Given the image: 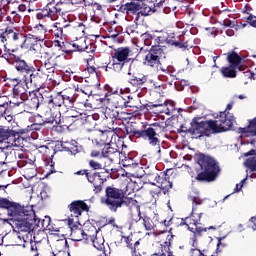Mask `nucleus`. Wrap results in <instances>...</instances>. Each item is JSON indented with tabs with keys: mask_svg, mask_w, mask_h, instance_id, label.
Segmentation results:
<instances>
[{
	"mask_svg": "<svg viewBox=\"0 0 256 256\" xmlns=\"http://www.w3.org/2000/svg\"><path fill=\"white\" fill-rule=\"evenodd\" d=\"M102 205H105L111 213H117L119 209L123 207H133L137 212V218L133 219L130 224V229L141 233V227H139V221L142 219V225L146 231H153L157 225H159V218L157 216H148L146 214L141 215V206L137 200L128 197L127 192L121 188H117L115 185H110L105 188V195L101 198Z\"/></svg>",
	"mask_w": 256,
	"mask_h": 256,
	"instance_id": "f257e3e1",
	"label": "nucleus"
},
{
	"mask_svg": "<svg viewBox=\"0 0 256 256\" xmlns=\"http://www.w3.org/2000/svg\"><path fill=\"white\" fill-rule=\"evenodd\" d=\"M5 59L9 65H12L18 73L23 75L22 81L26 87H34L36 91L43 89L44 93H51V88L44 86L45 81L49 79V74L43 69L37 68L33 64L28 63L21 56L13 54L14 50H6Z\"/></svg>",
	"mask_w": 256,
	"mask_h": 256,
	"instance_id": "f03ea898",
	"label": "nucleus"
},
{
	"mask_svg": "<svg viewBox=\"0 0 256 256\" xmlns=\"http://www.w3.org/2000/svg\"><path fill=\"white\" fill-rule=\"evenodd\" d=\"M167 122H154L151 124H143L141 129L129 128L126 126V135H129V139H143L148 141L151 147H160L161 140L168 137Z\"/></svg>",
	"mask_w": 256,
	"mask_h": 256,
	"instance_id": "7ed1b4c3",
	"label": "nucleus"
},
{
	"mask_svg": "<svg viewBox=\"0 0 256 256\" xmlns=\"http://www.w3.org/2000/svg\"><path fill=\"white\" fill-rule=\"evenodd\" d=\"M188 199L192 202V212L189 216L181 219L179 226L183 227L185 225L188 228V231L193 233L191 241L193 247H195L199 241V237H203V234L207 233V231H211V229L212 231H215L217 228L215 226H197L201 225V217H203V213L197 212L198 206L203 205V200L200 199L199 195L197 194H190Z\"/></svg>",
	"mask_w": 256,
	"mask_h": 256,
	"instance_id": "20e7f679",
	"label": "nucleus"
},
{
	"mask_svg": "<svg viewBox=\"0 0 256 256\" xmlns=\"http://www.w3.org/2000/svg\"><path fill=\"white\" fill-rule=\"evenodd\" d=\"M167 56H165V51L160 45L154 44L151 46V48L146 51V55L144 57V65H147V67H153L158 69V71H162V75H159V79L161 81H168L170 85H173V79H175V67L171 65L165 64V59ZM171 78V81H169V78Z\"/></svg>",
	"mask_w": 256,
	"mask_h": 256,
	"instance_id": "39448f33",
	"label": "nucleus"
},
{
	"mask_svg": "<svg viewBox=\"0 0 256 256\" xmlns=\"http://www.w3.org/2000/svg\"><path fill=\"white\" fill-rule=\"evenodd\" d=\"M17 230L19 233H27L33 237L35 231H57L53 225H51V217L45 216V219H40L35 214V211L32 208H27L22 221H19L17 224Z\"/></svg>",
	"mask_w": 256,
	"mask_h": 256,
	"instance_id": "423d86ee",
	"label": "nucleus"
},
{
	"mask_svg": "<svg viewBox=\"0 0 256 256\" xmlns=\"http://www.w3.org/2000/svg\"><path fill=\"white\" fill-rule=\"evenodd\" d=\"M47 103V109L44 108V116L46 119V123H55L56 129L59 130L61 127H69L67 124H63L61 120V111H69L67 110V104H65V98L60 92L56 94L46 93L44 95Z\"/></svg>",
	"mask_w": 256,
	"mask_h": 256,
	"instance_id": "0eeeda50",
	"label": "nucleus"
},
{
	"mask_svg": "<svg viewBox=\"0 0 256 256\" xmlns=\"http://www.w3.org/2000/svg\"><path fill=\"white\" fill-rule=\"evenodd\" d=\"M195 161L201 170L196 176L197 181L212 183V181L219 177L221 166H219V162L213 156L198 153L195 156Z\"/></svg>",
	"mask_w": 256,
	"mask_h": 256,
	"instance_id": "6e6552de",
	"label": "nucleus"
},
{
	"mask_svg": "<svg viewBox=\"0 0 256 256\" xmlns=\"http://www.w3.org/2000/svg\"><path fill=\"white\" fill-rule=\"evenodd\" d=\"M234 122L235 116H233V113L227 114L226 111L220 112L218 120L203 121L205 137H211V135L223 133V131H229V129L233 127Z\"/></svg>",
	"mask_w": 256,
	"mask_h": 256,
	"instance_id": "1a4fd4ad",
	"label": "nucleus"
},
{
	"mask_svg": "<svg viewBox=\"0 0 256 256\" xmlns=\"http://www.w3.org/2000/svg\"><path fill=\"white\" fill-rule=\"evenodd\" d=\"M28 208L29 207L21 206V204L9 200V198L0 197V209L6 211V215L13 221L16 229L17 223L23 221Z\"/></svg>",
	"mask_w": 256,
	"mask_h": 256,
	"instance_id": "9d476101",
	"label": "nucleus"
},
{
	"mask_svg": "<svg viewBox=\"0 0 256 256\" xmlns=\"http://www.w3.org/2000/svg\"><path fill=\"white\" fill-rule=\"evenodd\" d=\"M131 48L119 47L111 54V60L107 64V69L114 71L115 73H121L127 64L131 61Z\"/></svg>",
	"mask_w": 256,
	"mask_h": 256,
	"instance_id": "9b49d317",
	"label": "nucleus"
},
{
	"mask_svg": "<svg viewBox=\"0 0 256 256\" xmlns=\"http://www.w3.org/2000/svg\"><path fill=\"white\" fill-rule=\"evenodd\" d=\"M54 43L56 47H59L61 51H63V53H66L67 55H71V53H75L77 51L80 53H82V51H85L86 53H92L93 48L95 47L93 46V44H90L89 47L85 38H80L79 40L70 42L55 40Z\"/></svg>",
	"mask_w": 256,
	"mask_h": 256,
	"instance_id": "f8f14e48",
	"label": "nucleus"
},
{
	"mask_svg": "<svg viewBox=\"0 0 256 256\" xmlns=\"http://www.w3.org/2000/svg\"><path fill=\"white\" fill-rule=\"evenodd\" d=\"M22 34L23 32L20 29L6 26L4 29H0V41L6 46L15 45V47H18Z\"/></svg>",
	"mask_w": 256,
	"mask_h": 256,
	"instance_id": "ddd939ff",
	"label": "nucleus"
},
{
	"mask_svg": "<svg viewBox=\"0 0 256 256\" xmlns=\"http://www.w3.org/2000/svg\"><path fill=\"white\" fill-rule=\"evenodd\" d=\"M45 91L43 89L29 92L24 98V109L26 111H37L41 105V99H45Z\"/></svg>",
	"mask_w": 256,
	"mask_h": 256,
	"instance_id": "4468645a",
	"label": "nucleus"
},
{
	"mask_svg": "<svg viewBox=\"0 0 256 256\" xmlns=\"http://www.w3.org/2000/svg\"><path fill=\"white\" fill-rule=\"evenodd\" d=\"M116 11L126 15H137L135 21H139V11H141V2L122 0L116 5Z\"/></svg>",
	"mask_w": 256,
	"mask_h": 256,
	"instance_id": "2eb2a0df",
	"label": "nucleus"
},
{
	"mask_svg": "<svg viewBox=\"0 0 256 256\" xmlns=\"http://www.w3.org/2000/svg\"><path fill=\"white\" fill-rule=\"evenodd\" d=\"M68 227L71 231L70 237L72 241H89L90 234L85 233L83 228H81V222L73 218L68 219Z\"/></svg>",
	"mask_w": 256,
	"mask_h": 256,
	"instance_id": "dca6fc26",
	"label": "nucleus"
},
{
	"mask_svg": "<svg viewBox=\"0 0 256 256\" xmlns=\"http://www.w3.org/2000/svg\"><path fill=\"white\" fill-rule=\"evenodd\" d=\"M120 160L123 167H125L126 169H129L130 171H133V175H136V177H139V173L143 171V165L141 164V161H139V159L133 157V155L131 154H128V155L122 154V157Z\"/></svg>",
	"mask_w": 256,
	"mask_h": 256,
	"instance_id": "f3484780",
	"label": "nucleus"
},
{
	"mask_svg": "<svg viewBox=\"0 0 256 256\" xmlns=\"http://www.w3.org/2000/svg\"><path fill=\"white\" fill-rule=\"evenodd\" d=\"M41 57L46 59L43 64H41L39 69H42L44 73L47 75H51V73H55V68L59 67V63H57V56H52L49 51L42 52Z\"/></svg>",
	"mask_w": 256,
	"mask_h": 256,
	"instance_id": "a211bd4d",
	"label": "nucleus"
},
{
	"mask_svg": "<svg viewBox=\"0 0 256 256\" xmlns=\"http://www.w3.org/2000/svg\"><path fill=\"white\" fill-rule=\"evenodd\" d=\"M68 209L70 213H72V217H74V221H79V217L83 213H89V205L85 203L83 200H74L68 205Z\"/></svg>",
	"mask_w": 256,
	"mask_h": 256,
	"instance_id": "6ab92c4d",
	"label": "nucleus"
},
{
	"mask_svg": "<svg viewBox=\"0 0 256 256\" xmlns=\"http://www.w3.org/2000/svg\"><path fill=\"white\" fill-rule=\"evenodd\" d=\"M154 180L156 183H152V185H157L159 189H161L164 193H169L170 189H173V182L171 181V177L167 172H160L154 176Z\"/></svg>",
	"mask_w": 256,
	"mask_h": 256,
	"instance_id": "aec40b11",
	"label": "nucleus"
},
{
	"mask_svg": "<svg viewBox=\"0 0 256 256\" xmlns=\"http://www.w3.org/2000/svg\"><path fill=\"white\" fill-rule=\"evenodd\" d=\"M23 80L21 78H8L6 85L8 87H12V95L15 99L18 97H21L22 99H25L27 97V94L25 93V87H23V84L21 83Z\"/></svg>",
	"mask_w": 256,
	"mask_h": 256,
	"instance_id": "412c9836",
	"label": "nucleus"
},
{
	"mask_svg": "<svg viewBox=\"0 0 256 256\" xmlns=\"http://www.w3.org/2000/svg\"><path fill=\"white\" fill-rule=\"evenodd\" d=\"M102 155L112 163H115V161H121V157H123V153L117 149V144L113 142L102 149Z\"/></svg>",
	"mask_w": 256,
	"mask_h": 256,
	"instance_id": "4be33fe9",
	"label": "nucleus"
},
{
	"mask_svg": "<svg viewBox=\"0 0 256 256\" xmlns=\"http://www.w3.org/2000/svg\"><path fill=\"white\" fill-rule=\"evenodd\" d=\"M193 36L191 34H187L182 32L181 35L177 36V40H171L170 43L174 47H178V49H193Z\"/></svg>",
	"mask_w": 256,
	"mask_h": 256,
	"instance_id": "5701e85b",
	"label": "nucleus"
},
{
	"mask_svg": "<svg viewBox=\"0 0 256 256\" xmlns=\"http://www.w3.org/2000/svg\"><path fill=\"white\" fill-rule=\"evenodd\" d=\"M87 181L88 183H91V185H93V191L95 195H99V193L103 191V184L105 183V179H103L101 173L93 172V170H90V174H88Z\"/></svg>",
	"mask_w": 256,
	"mask_h": 256,
	"instance_id": "b1692460",
	"label": "nucleus"
},
{
	"mask_svg": "<svg viewBox=\"0 0 256 256\" xmlns=\"http://www.w3.org/2000/svg\"><path fill=\"white\" fill-rule=\"evenodd\" d=\"M104 115L106 117L107 127L119 125V122L121 121H127V118L123 116L125 113H119L117 110L106 109Z\"/></svg>",
	"mask_w": 256,
	"mask_h": 256,
	"instance_id": "393cba45",
	"label": "nucleus"
},
{
	"mask_svg": "<svg viewBox=\"0 0 256 256\" xmlns=\"http://www.w3.org/2000/svg\"><path fill=\"white\" fill-rule=\"evenodd\" d=\"M190 125L189 130H187L189 135H192L194 139L205 137V127L203 121L199 122V118L195 117L192 119Z\"/></svg>",
	"mask_w": 256,
	"mask_h": 256,
	"instance_id": "a878e982",
	"label": "nucleus"
},
{
	"mask_svg": "<svg viewBox=\"0 0 256 256\" xmlns=\"http://www.w3.org/2000/svg\"><path fill=\"white\" fill-rule=\"evenodd\" d=\"M17 135L19 133L0 125V143L5 142L9 145H17Z\"/></svg>",
	"mask_w": 256,
	"mask_h": 256,
	"instance_id": "bb28decb",
	"label": "nucleus"
},
{
	"mask_svg": "<svg viewBox=\"0 0 256 256\" xmlns=\"http://www.w3.org/2000/svg\"><path fill=\"white\" fill-rule=\"evenodd\" d=\"M60 94L64 98L65 104H66V110L73 109L75 105V97L77 94V88L76 87H68L64 90L60 91Z\"/></svg>",
	"mask_w": 256,
	"mask_h": 256,
	"instance_id": "cd10ccee",
	"label": "nucleus"
},
{
	"mask_svg": "<svg viewBox=\"0 0 256 256\" xmlns=\"http://www.w3.org/2000/svg\"><path fill=\"white\" fill-rule=\"evenodd\" d=\"M121 240L124 241L127 249H130L131 253H136L141 247V239H138L133 233H130L128 236L122 235Z\"/></svg>",
	"mask_w": 256,
	"mask_h": 256,
	"instance_id": "c85d7f7f",
	"label": "nucleus"
},
{
	"mask_svg": "<svg viewBox=\"0 0 256 256\" xmlns=\"http://www.w3.org/2000/svg\"><path fill=\"white\" fill-rule=\"evenodd\" d=\"M101 101H107V103H110L115 109H121L122 107H125L126 100L119 94L107 92Z\"/></svg>",
	"mask_w": 256,
	"mask_h": 256,
	"instance_id": "c756f323",
	"label": "nucleus"
},
{
	"mask_svg": "<svg viewBox=\"0 0 256 256\" xmlns=\"http://www.w3.org/2000/svg\"><path fill=\"white\" fill-rule=\"evenodd\" d=\"M33 41H45L47 39V26L39 23L30 29Z\"/></svg>",
	"mask_w": 256,
	"mask_h": 256,
	"instance_id": "7c9ffc66",
	"label": "nucleus"
},
{
	"mask_svg": "<svg viewBox=\"0 0 256 256\" xmlns=\"http://www.w3.org/2000/svg\"><path fill=\"white\" fill-rule=\"evenodd\" d=\"M119 127H115V125L107 126V129L103 130L102 133H113L119 139H123V137H127V125L123 122H118Z\"/></svg>",
	"mask_w": 256,
	"mask_h": 256,
	"instance_id": "2f4dec72",
	"label": "nucleus"
},
{
	"mask_svg": "<svg viewBox=\"0 0 256 256\" xmlns=\"http://www.w3.org/2000/svg\"><path fill=\"white\" fill-rule=\"evenodd\" d=\"M13 157L17 160L18 167L22 168L27 165L28 158L27 155H25V153H20L13 150L6 155V161L11 162V159H13Z\"/></svg>",
	"mask_w": 256,
	"mask_h": 256,
	"instance_id": "473e14b6",
	"label": "nucleus"
},
{
	"mask_svg": "<svg viewBox=\"0 0 256 256\" xmlns=\"http://www.w3.org/2000/svg\"><path fill=\"white\" fill-rule=\"evenodd\" d=\"M46 7L48 10V19H51V21H57V19H59V14L63 11V8L58 7L55 2H48Z\"/></svg>",
	"mask_w": 256,
	"mask_h": 256,
	"instance_id": "72a5a7b5",
	"label": "nucleus"
},
{
	"mask_svg": "<svg viewBox=\"0 0 256 256\" xmlns=\"http://www.w3.org/2000/svg\"><path fill=\"white\" fill-rule=\"evenodd\" d=\"M147 79H148V77L143 74L132 75L129 78L128 83H130V85H132V87H143V85H145V83H147Z\"/></svg>",
	"mask_w": 256,
	"mask_h": 256,
	"instance_id": "f704fd0d",
	"label": "nucleus"
},
{
	"mask_svg": "<svg viewBox=\"0 0 256 256\" xmlns=\"http://www.w3.org/2000/svg\"><path fill=\"white\" fill-rule=\"evenodd\" d=\"M33 36L32 34H24L22 33L21 39L18 42L17 48L20 49H29L33 45Z\"/></svg>",
	"mask_w": 256,
	"mask_h": 256,
	"instance_id": "c9c22d12",
	"label": "nucleus"
},
{
	"mask_svg": "<svg viewBox=\"0 0 256 256\" xmlns=\"http://www.w3.org/2000/svg\"><path fill=\"white\" fill-rule=\"evenodd\" d=\"M52 35H54L56 39L65 41V33L63 32V24H61V22H56L52 25Z\"/></svg>",
	"mask_w": 256,
	"mask_h": 256,
	"instance_id": "e433bc0d",
	"label": "nucleus"
},
{
	"mask_svg": "<svg viewBox=\"0 0 256 256\" xmlns=\"http://www.w3.org/2000/svg\"><path fill=\"white\" fill-rule=\"evenodd\" d=\"M220 72L222 73L223 77L226 79H235L237 77V67L236 66H228L222 67Z\"/></svg>",
	"mask_w": 256,
	"mask_h": 256,
	"instance_id": "4c0bfd02",
	"label": "nucleus"
},
{
	"mask_svg": "<svg viewBox=\"0 0 256 256\" xmlns=\"http://www.w3.org/2000/svg\"><path fill=\"white\" fill-rule=\"evenodd\" d=\"M242 60L243 58H241L239 54H237V52H235L234 50L227 53V61L233 67H237L238 65H241Z\"/></svg>",
	"mask_w": 256,
	"mask_h": 256,
	"instance_id": "58836bf2",
	"label": "nucleus"
},
{
	"mask_svg": "<svg viewBox=\"0 0 256 256\" xmlns=\"http://www.w3.org/2000/svg\"><path fill=\"white\" fill-rule=\"evenodd\" d=\"M92 241L95 249L98 251H103L105 249V239L103 237H97L95 235L88 236V240Z\"/></svg>",
	"mask_w": 256,
	"mask_h": 256,
	"instance_id": "ea45409f",
	"label": "nucleus"
},
{
	"mask_svg": "<svg viewBox=\"0 0 256 256\" xmlns=\"http://www.w3.org/2000/svg\"><path fill=\"white\" fill-rule=\"evenodd\" d=\"M157 111L158 113H164V115H171L175 111V105L168 100H164L162 106Z\"/></svg>",
	"mask_w": 256,
	"mask_h": 256,
	"instance_id": "a19ab883",
	"label": "nucleus"
},
{
	"mask_svg": "<svg viewBox=\"0 0 256 256\" xmlns=\"http://www.w3.org/2000/svg\"><path fill=\"white\" fill-rule=\"evenodd\" d=\"M71 35L74 37H83V35H85V26L83 23L74 22Z\"/></svg>",
	"mask_w": 256,
	"mask_h": 256,
	"instance_id": "79ce46f5",
	"label": "nucleus"
},
{
	"mask_svg": "<svg viewBox=\"0 0 256 256\" xmlns=\"http://www.w3.org/2000/svg\"><path fill=\"white\" fill-rule=\"evenodd\" d=\"M87 97H89V93L83 91L82 89H76L75 102L80 103L81 105H85L87 101Z\"/></svg>",
	"mask_w": 256,
	"mask_h": 256,
	"instance_id": "37998d69",
	"label": "nucleus"
},
{
	"mask_svg": "<svg viewBox=\"0 0 256 256\" xmlns=\"http://www.w3.org/2000/svg\"><path fill=\"white\" fill-rule=\"evenodd\" d=\"M43 124L33 123L28 125L26 128L19 130L20 135H27V133H31V131H41Z\"/></svg>",
	"mask_w": 256,
	"mask_h": 256,
	"instance_id": "c03bdc74",
	"label": "nucleus"
},
{
	"mask_svg": "<svg viewBox=\"0 0 256 256\" xmlns=\"http://www.w3.org/2000/svg\"><path fill=\"white\" fill-rule=\"evenodd\" d=\"M141 9L139 10V15L142 14L144 17H147L148 15H152V13H155V10L153 7L140 2Z\"/></svg>",
	"mask_w": 256,
	"mask_h": 256,
	"instance_id": "a18cd8bd",
	"label": "nucleus"
},
{
	"mask_svg": "<svg viewBox=\"0 0 256 256\" xmlns=\"http://www.w3.org/2000/svg\"><path fill=\"white\" fill-rule=\"evenodd\" d=\"M254 156L248 158L244 162V166L249 169V171L255 172L256 171V154Z\"/></svg>",
	"mask_w": 256,
	"mask_h": 256,
	"instance_id": "49530a36",
	"label": "nucleus"
},
{
	"mask_svg": "<svg viewBox=\"0 0 256 256\" xmlns=\"http://www.w3.org/2000/svg\"><path fill=\"white\" fill-rule=\"evenodd\" d=\"M64 23L65 24H62V29H63V32H64V37L65 39H67V35H72L73 33V25H74V22L73 21H65L64 20Z\"/></svg>",
	"mask_w": 256,
	"mask_h": 256,
	"instance_id": "de8ad7c7",
	"label": "nucleus"
},
{
	"mask_svg": "<svg viewBox=\"0 0 256 256\" xmlns=\"http://www.w3.org/2000/svg\"><path fill=\"white\" fill-rule=\"evenodd\" d=\"M41 256H71V254L67 251H58L55 253L51 249H46L42 252Z\"/></svg>",
	"mask_w": 256,
	"mask_h": 256,
	"instance_id": "09e8293b",
	"label": "nucleus"
},
{
	"mask_svg": "<svg viewBox=\"0 0 256 256\" xmlns=\"http://www.w3.org/2000/svg\"><path fill=\"white\" fill-rule=\"evenodd\" d=\"M36 19L38 21H41L43 19H49V12L47 10V5L43 9H39L36 13Z\"/></svg>",
	"mask_w": 256,
	"mask_h": 256,
	"instance_id": "8fccbe9b",
	"label": "nucleus"
},
{
	"mask_svg": "<svg viewBox=\"0 0 256 256\" xmlns=\"http://www.w3.org/2000/svg\"><path fill=\"white\" fill-rule=\"evenodd\" d=\"M143 109H145V106L140 105V106H134L130 109H128V115H133V117H137L139 115H141V111H143Z\"/></svg>",
	"mask_w": 256,
	"mask_h": 256,
	"instance_id": "3c124183",
	"label": "nucleus"
},
{
	"mask_svg": "<svg viewBox=\"0 0 256 256\" xmlns=\"http://www.w3.org/2000/svg\"><path fill=\"white\" fill-rule=\"evenodd\" d=\"M34 161H30L31 168H25V173L30 179H33L37 175V168L34 166Z\"/></svg>",
	"mask_w": 256,
	"mask_h": 256,
	"instance_id": "603ef678",
	"label": "nucleus"
},
{
	"mask_svg": "<svg viewBox=\"0 0 256 256\" xmlns=\"http://www.w3.org/2000/svg\"><path fill=\"white\" fill-rule=\"evenodd\" d=\"M33 239H30V251L31 253H34V255H37V253H39L38 251L39 247H41V244L39 243V241L35 240V237H33Z\"/></svg>",
	"mask_w": 256,
	"mask_h": 256,
	"instance_id": "864d4df0",
	"label": "nucleus"
},
{
	"mask_svg": "<svg viewBox=\"0 0 256 256\" xmlns=\"http://www.w3.org/2000/svg\"><path fill=\"white\" fill-rule=\"evenodd\" d=\"M173 243V235H168L166 241L161 245L162 249H167L168 253H171V244Z\"/></svg>",
	"mask_w": 256,
	"mask_h": 256,
	"instance_id": "5fc2aeb1",
	"label": "nucleus"
},
{
	"mask_svg": "<svg viewBox=\"0 0 256 256\" xmlns=\"http://www.w3.org/2000/svg\"><path fill=\"white\" fill-rule=\"evenodd\" d=\"M6 107H9V97L0 94V109H5Z\"/></svg>",
	"mask_w": 256,
	"mask_h": 256,
	"instance_id": "6e6d98bb",
	"label": "nucleus"
},
{
	"mask_svg": "<svg viewBox=\"0 0 256 256\" xmlns=\"http://www.w3.org/2000/svg\"><path fill=\"white\" fill-rule=\"evenodd\" d=\"M89 166L91 167V169H93L94 171H99L100 169H105V167H103V165L95 160H90L89 161Z\"/></svg>",
	"mask_w": 256,
	"mask_h": 256,
	"instance_id": "4d7b16f0",
	"label": "nucleus"
},
{
	"mask_svg": "<svg viewBox=\"0 0 256 256\" xmlns=\"http://www.w3.org/2000/svg\"><path fill=\"white\" fill-rule=\"evenodd\" d=\"M62 147H63V149H65V151H70L71 155H77V153H79V146H77V145L72 144V145H70V147H65L62 144Z\"/></svg>",
	"mask_w": 256,
	"mask_h": 256,
	"instance_id": "13d9d810",
	"label": "nucleus"
},
{
	"mask_svg": "<svg viewBox=\"0 0 256 256\" xmlns=\"http://www.w3.org/2000/svg\"><path fill=\"white\" fill-rule=\"evenodd\" d=\"M246 23L250 25V27H254V29H256V16L249 14V16L246 18Z\"/></svg>",
	"mask_w": 256,
	"mask_h": 256,
	"instance_id": "bf43d9fd",
	"label": "nucleus"
},
{
	"mask_svg": "<svg viewBox=\"0 0 256 256\" xmlns=\"http://www.w3.org/2000/svg\"><path fill=\"white\" fill-rule=\"evenodd\" d=\"M173 252H168L167 248L163 249L160 247V250L157 253L152 254L151 256H172Z\"/></svg>",
	"mask_w": 256,
	"mask_h": 256,
	"instance_id": "052dcab7",
	"label": "nucleus"
},
{
	"mask_svg": "<svg viewBox=\"0 0 256 256\" xmlns=\"http://www.w3.org/2000/svg\"><path fill=\"white\" fill-rule=\"evenodd\" d=\"M165 100H163V99H158V100H156V101H154V102H151L149 105H148V107H149V109H157V108H159V107H161L162 105H163V102H164Z\"/></svg>",
	"mask_w": 256,
	"mask_h": 256,
	"instance_id": "680f3d73",
	"label": "nucleus"
},
{
	"mask_svg": "<svg viewBox=\"0 0 256 256\" xmlns=\"http://www.w3.org/2000/svg\"><path fill=\"white\" fill-rule=\"evenodd\" d=\"M9 105L12 106V107H21V105H23V107H25V99L20 97V99L17 100V101H10L9 100Z\"/></svg>",
	"mask_w": 256,
	"mask_h": 256,
	"instance_id": "e2e57ef3",
	"label": "nucleus"
},
{
	"mask_svg": "<svg viewBox=\"0 0 256 256\" xmlns=\"http://www.w3.org/2000/svg\"><path fill=\"white\" fill-rule=\"evenodd\" d=\"M222 25H224V27H230V29H234V27H236L235 21H231L229 19H224Z\"/></svg>",
	"mask_w": 256,
	"mask_h": 256,
	"instance_id": "0e129e2a",
	"label": "nucleus"
},
{
	"mask_svg": "<svg viewBox=\"0 0 256 256\" xmlns=\"http://www.w3.org/2000/svg\"><path fill=\"white\" fill-rule=\"evenodd\" d=\"M58 7L63 5H71V0H52Z\"/></svg>",
	"mask_w": 256,
	"mask_h": 256,
	"instance_id": "69168bd1",
	"label": "nucleus"
},
{
	"mask_svg": "<svg viewBox=\"0 0 256 256\" xmlns=\"http://www.w3.org/2000/svg\"><path fill=\"white\" fill-rule=\"evenodd\" d=\"M142 38L144 39L145 45H147L148 47H150L151 41H149V40H150V39H153V36H151V34L144 33V34L142 35Z\"/></svg>",
	"mask_w": 256,
	"mask_h": 256,
	"instance_id": "338daca9",
	"label": "nucleus"
},
{
	"mask_svg": "<svg viewBox=\"0 0 256 256\" xmlns=\"http://www.w3.org/2000/svg\"><path fill=\"white\" fill-rule=\"evenodd\" d=\"M90 173H91V170L82 169V170L74 172V175H85L86 179H88Z\"/></svg>",
	"mask_w": 256,
	"mask_h": 256,
	"instance_id": "774afa93",
	"label": "nucleus"
}]
</instances>
